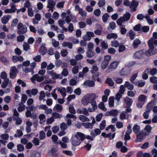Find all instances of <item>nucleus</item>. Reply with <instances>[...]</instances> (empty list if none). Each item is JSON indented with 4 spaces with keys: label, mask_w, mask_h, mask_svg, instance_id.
Masks as SVG:
<instances>
[{
    "label": "nucleus",
    "mask_w": 157,
    "mask_h": 157,
    "mask_svg": "<svg viewBox=\"0 0 157 157\" xmlns=\"http://www.w3.org/2000/svg\"><path fill=\"white\" fill-rule=\"evenodd\" d=\"M11 17V16L9 15L4 16L1 18V21L2 23L4 24H6Z\"/></svg>",
    "instance_id": "17"
},
{
    "label": "nucleus",
    "mask_w": 157,
    "mask_h": 157,
    "mask_svg": "<svg viewBox=\"0 0 157 157\" xmlns=\"http://www.w3.org/2000/svg\"><path fill=\"white\" fill-rule=\"evenodd\" d=\"M58 91L60 92L61 95L64 97L66 95V90L65 88L63 87L61 89L58 90Z\"/></svg>",
    "instance_id": "30"
},
{
    "label": "nucleus",
    "mask_w": 157,
    "mask_h": 157,
    "mask_svg": "<svg viewBox=\"0 0 157 157\" xmlns=\"http://www.w3.org/2000/svg\"><path fill=\"white\" fill-rule=\"evenodd\" d=\"M84 85L88 86L90 87H93L94 86L95 84L94 81L90 80L86 81L83 83Z\"/></svg>",
    "instance_id": "19"
},
{
    "label": "nucleus",
    "mask_w": 157,
    "mask_h": 157,
    "mask_svg": "<svg viewBox=\"0 0 157 157\" xmlns=\"http://www.w3.org/2000/svg\"><path fill=\"white\" fill-rule=\"evenodd\" d=\"M52 78L54 80L57 79H62V76L60 75L57 74L56 72H54L52 75Z\"/></svg>",
    "instance_id": "35"
},
{
    "label": "nucleus",
    "mask_w": 157,
    "mask_h": 157,
    "mask_svg": "<svg viewBox=\"0 0 157 157\" xmlns=\"http://www.w3.org/2000/svg\"><path fill=\"white\" fill-rule=\"evenodd\" d=\"M144 52L142 50H140L136 52L133 55V57L135 59H141L144 55Z\"/></svg>",
    "instance_id": "8"
},
{
    "label": "nucleus",
    "mask_w": 157,
    "mask_h": 157,
    "mask_svg": "<svg viewBox=\"0 0 157 157\" xmlns=\"http://www.w3.org/2000/svg\"><path fill=\"white\" fill-rule=\"evenodd\" d=\"M131 15V14L129 12H126L124 14L122 18L124 21H127L129 19Z\"/></svg>",
    "instance_id": "24"
},
{
    "label": "nucleus",
    "mask_w": 157,
    "mask_h": 157,
    "mask_svg": "<svg viewBox=\"0 0 157 157\" xmlns=\"http://www.w3.org/2000/svg\"><path fill=\"white\" fill-rule=\"evenodd\" d=\"M98 70V68L96 65H94L90 71L91 72L92 74H94Z\"/></svg>",
    "instance_id": "57"
},
{
    "label": "nucleus",
    "mask_w": 157,
    "mask_h": 157,
    "mask_svg": "<svg viewBox=\"0 0 157 157\" xmlns=\"http://www.w3.org/2000/svg\"><path fill=\"white\" fill-rule=\"evenodd\" d=\"M147 96L141 94L138 98V101L144 103Z\"/></svg>",
    "instance_id": "27"
},
{
    "label": "nucleus",
    "mask_w": 157,
    "mask_h": 157,
    "mask_svg": "<svg viewBox=\"0 0 157 157\" xmlns=\"http://www.w3.org/2000/svg\"><path fill=\"white\" fill-rule=\"evenodd\" d=\"M18 71L15 66H13L11 68L10 77L11 78H14L16 77Z\"/></svg>",
    "instance_id": "6"
},
{
    "label": "nucleus",
    "mask_w": 157,
    "mask_h": 157,
    "mask_svg": "<svg viewBox=\"0 0 157 157\" xmlns=\"http://www.w3.org/2000/svg\"><path fill=\"white\" fill-rule=\"evenodd\" d=\"M109 15L108 13H105L102 16V20L103 21L104 23H105L107 22L108 17H109Z\"/></svg>",
    "instance_id": "39"
},
{
    "label": "nucleus",
    "mask_w": 157,
    "mask_h": 157,
    "mask_svg": "<svg viewBox=\"0 0 157 157\" xmlns=\"http://www.w3.org/2000/svg\"><path fill=\"white\" fill-rule=\"evenodd\" d=\"M130 73L129 69L127 67H123L119 72V75L121 76H126Z\"/></svg>",
    "instance_id": "7"
},
{
    "label": "nucleus",
    "mask_w": 157,
    "mask_h": 157,
    "mask_svg": "<svg viewBox=\"0 0 157 157\" xmlns=\"http://www.w3.org/2000/svg\"><path fill=\"white\" fill-rule=\"evenodd\" d=\"M105 122V120H103L100 124V128L101 130H102L105 128L106 125Z\"/></svg>",
    "instance_id": "44"
},
{
    "label": "nucleus",
    "mask_w": 157,
    "mask_h": 157,
    "mask_svg": "<svg viewBox=\"0 0 157 157\" xmlns=\"http://www.w3.org/2000/svg\"><path fill=\"white\" fill-rule=\"evenodd\" d=\"M25 38V37L24 36L22 35H20L17 37V39L18 42H21L24 40Z\"/></svg>",
    "instance_id": "61"
},
{
    "label": "nucleus",
    "mask_w": 157,
    "mask_h": 157,
    "mask_svg": "<svg viewBox=\"0 0 157 157\" xmlns=\"http://www.w3.org/2000/svg\"><path fill=\"white\" fill-rule=\"evenodd\" d=\"M38 92V90L36 89H33L31 91L29 90H28L26 91V93L29 97H31L30 93H31L32 95H35L37 94Z\"/></svg>",
    "instance_id": "12"
},
{
    "label": "nucleus",
    "mask_w": 157,
    "mask_h": 157,
    "mask_svg": "<svg viewBox=\"0 0 157 157\" xmlns=\"http://www.w3.org/2000/svg\"><path fill=\"white\" fill-rule=\"evenodd\" d=\"M27 99V97L25 94H22L21 99V103L24 104Z\"/></svg>",
    "instance_id": "50"
},
{
    "label": "nucleus",
    "mask_w": 157,
    "mask_h": 157,
    "mask_svg": "<svg viewBox=\"0 0 157 157\" xmlns=\"http://www.w3.org/2000/svg\"><path fill=\"white\" fill-rule=\"evenodd\" d=\"M129 34L131 40H132L134 39L136 35L132 30H131L129 31Z\"/></svg>",
    "instance_id": "45"
},
{
    "label": "nucleus",
    "mask_w": 157,
    "mask_h": 157,
    "mask_svg": "<svg viewBox=\"0 0 157 157\" xmlns=\"http://www.w3.org/2000/svg\"><path fill=\"white\" fill-rule=\"evenodd\" d=\"M9 81V79L8 78L5 79L1 85L2 87L3 88H6L8 84Z\"/></svg>",
    "instance_id": "34"
},
{
    "label": "nucleus",
    "mask_w": 157,
    "mask_h": 157,
    "mask_svg": "<svg viewBox=\"0 0 157 157\" xmlns=\"http://www.w3.org/2000/svg\"><path fill=\"white\" fill-rule=\"evenodd\" d=\"M114 96L110 97L109 99V105L110 107H113L114 105Z\"/></svg>",
    "instance_id": "23"
},
{
    "label": "nucleus",
    "mask_w": 157,
    "mask_h": 157,
    "mask_svg": "<svg viewBox=\"0 0 157 157\" xmlns=\"http://www.w3.org/2000/svg\"><path fill=\"white\" fill-rule=\"evenodd\" d=\"M105 83L108 84L110 86H113L114 85V83L113 80L110 78H107L106 80Z\"/></svg>",
    "instance_id": "32"
},
{
    "label": "nucleus",
    "mask_w": 157,
    "mask_h": 157,
    "mask_svg": "<svg viewBox=\"0 0 157 157\" xmlns=\"http://www.w3.org/2000/svg\"><path fill=\"white\" fill-rule=\"evenodd\" d=\"M157 52V50H155L154 51L148 49L145 52V55L148 56L155 55L156 54Z\"/></svg>",
    "instance_id": "18"
},
{
    "label": "nucleus",
    "mask_w": 157,
    "mask_h": 157,
    "mask_svg": "<svg viewBox=\"0 0 157 157\" xmlns=\"http://www.w3.org/2000/svg\"><path fill=\"white\" fill-rule=\"evenodd\" d=\"M94 36V34L92 32H88L86 33V35L83 36V39L85 40H90L91 37Z\"/></svg>",
    "instance_id": "11"
},
{
    "label": "nucleus",
    "mask_w": 157,
    "mask_h": 157,
    "mask_svg": "<svg viewBox=\"0 0 157 157\" xmlns=\"http://www.w3.org/2000/svg\"><path fill=\"white\" fill-rule=\"evenodd\" d=\"M82 125L84 126L86 128L92 129L93 127L91 125L90 123L87 122L85 123H82Z\"/></svg>",
    "instance_id": "38"
},
{
    "label": "nucleus",
    "mask_w": 157,
    "mask_h": 157,
    "mask_svg": "<svg viewBox=\"0 0 157 157\" xmlns=\"http://www.w3.org/2000/svg\"><path fill=\"white\" fill-rule=\"evenodd\" d=\"M103 116V114L102 113H100L99 114H98L96 117V120L97 121L99 122L101 120L102 117Z\"/></svg>",
    "instance_id": "46"
},
{
    "label": "nucleus",
    "mask_w": 157,
    "mask_h": 157,
    "mask_svg": "<svg viewBox=\"0 0 157 157\" xmlns=\"http://www.w3.org/2000/svg\"><path fill=\"white\" fill-rule=\"evenodd\" d=\"M78 13L82 17H86L87 15L86 12L85 11H84L82 8L78 11Z\"/></svg>",
    "instance_id": "54"
},
{
    "label": "nucleus",
    "mask_w": 157,
    "mask_h": 157,
    "mask_svg": "<svg viewBox=\"0 0 157 157\" xmlns=\"http://www.w3.org/2000/svg\"><path fill=\"white\" fill-rule=\"evenodd\" d=\"M150 72L151 75L154 76L157 72V69L155 68H154L151 70H149V72Z\"/></svg>",
    "instance_id": "62"
},
{
    "label": "nucleus",
    "mask_w": 157,
    "mask_h": 157,
    "mask_svg": "<svg viewBox=\"0 0 157 157\" xmlns=\"http://www.w3.org/2000/svg\"><path fill=\"white\" fill-rule=\"evenodd\" d=\"M52 45L53 47L55 48H57L59 45V42L57 41L54 39H52Z\"/></svg>",
    "instance_id": "63"
},
{
    "label": "nucleus",
    "mask_w": 157,
    "mask_h": 157,
    "mask_svg": "<svg viewBox=\"0 0 157 157\" xmlns=\"http://www.w3.org/2000/svg\"><path fill=\"white\" fill-rule=\"evenodd\" d=\"M141 43L140 40L138 39H135L133 41V47L134 48H137L138 45Z\"/></svg>",
    "instance_id": "28"
},
{
    "label": "nucleus",
    "mask_w": 157,
    "mask_h": 157,
    "mask_svg": "<svg viewBox=\"0 0 157 157\" xmlns=\"http://www.w3.org/2000/svg\"><path fill=\"white\" fill-rule=\"evenodd\" d=\"M124 102L126 104V106H128V107H130L133 103V101L132 99L127 97L126 98H124Z\"/></svg>",
    "instance_id": "13"
},
{
    "label": "nucleus",
    "mask_w": 157,
    "mask_h": 157,
    "mask_svg": "<svg viewBox=\"0 0 157 157\" xmlns=\"http://www.w3.org/2000/svg\"><path fill=\"white\" fill-rule=\"evenodd\" d=\"M56 2L53 0H48V5L47 6L48 8H54L56 5Z\"/></svg>",
    "instance_id": "21"
},
{
    "label": "nucleus",
    "mask_w": 157,
    "mask_h": 157,
    "mask_svg": "<svg viewBox=\"0 0 157 157\" xmlns=\"http://www.w3.org/2000/svg\"><path fill=\"white\" fill-rule=\"evenodd\" d=\"M34 77L36 79L37 82H40L42 81L44 79L43 77L37 76L36 75H35Z\"/></svg>",
    "instance_id": "60"
},
{
    "label": "nucleus",
    "mask_w": 157,
    "mask_h": 157,
    "mask_svg": "<svg viewBox=\"0 0 157 157\" xmlns=\"http://www.w3.org/2000/svg\"><path fill=\"white\" fill-rule=\"evenodd\" d=\"M150 82L154 84L157 83V77L155 76H153L150 78Z\"/></svg>",
    "instance_id": "55"
},
{
    "label": "nucleus",
    "mask_w": 157,
    "mask_h": 157,
    "mask_svg": "<svg viewBox=\"0 0 157 157\" xmlns=\"http://www.w3.org/2000/svg\"><path fill=\"white\" fill-rule=\"evenodd\" d=\"M45 97V94L44 91H41L40 93V95L39 97V100L41 101L44 99Z\"/></svg>",
    "instance_id": "58"
},
{
    "label": "nucleus",
    "mask_w": 157,
    "mask_h": 157,
    "mask_svg": "<svg viewBox=\"0 0 157 157\" xmlns=\"http://www.w3.org/2000/svg\"><path fill=\"white\" fill-rule=\"evenodd\" d=\"M23 135V133L20 129H17V133L15 134L14 136L15 137H20L22 136Z\"/></svg>",
    "instance_id": "37"
},
{
    "label": "nucleus",
    "mask_w": 157,
    "mask_h": 157,
    "mask_svg": "<svg viewBox=\"0 0 157 157\" xmlns=\"http://www.w3.org/2000/svg\"><path fill=\"white\" fill-rule=\"evenodd\" d=\"M140 129V126L136 124L133 127L132 130L135 133L137 134L139 132Z\"/></svg>",
    "instance_id": "33"
},
{
    "label": "nucleus",
    "mask_w": 157,
    "mask_h": 157,
    "mask_svg": "<svg viewBox=\"0 0 157 157\" xmlns=\"http://www.w3.org/2000/svg\"><path fill=\"white\" fill-rule=\"evenodd\" d=\"M109 113L111 115V116H113L115 117L117 114L118 111L116 109H113L109 111Z\"/></svg>",
    "instance_id": "41"
},
{
    "label": "nucleus",
    "mask_w": 157,
    "mask_h": 157,
    "mask_svg": "<svg viewBox=\"0 0 157 157\" xmlns=\"http://www.w3.org/2000/svg\"><path fill=\"white\" fill-rule=\"evenodd\" d=\"M78 133H80V132H78L76 133L75 135V138H74L71 141L72 145L75 147L79 145L82 141L80 140V137L78 136Z\"/></svg>",
    "instance_id": "3"
},
{
    "label": "nucleus",
    "mask_w": 157,
    "mask_h": 157,
    "mask_svg": "<svg viewBox=\"0 0 157 157\" xmlns=\"http://www.w3.org/2000/svg\"><path fill=\"white\" fill-rule=\"evenodd\" d=\"M77 83L76 81L73 79H71L69 81V84L70 86H74L76 85Z\"/></svg>",
    "instance_id": "64"
},
{
    "label": "nucleus",
    "mask_w": 157,
    "mask_h": 157,
    "mask_svg": "<svg viewBox=\"0 0 157 157\" xmlns=\"http://www.w3.org/2000/svg\"><path fill=\"white\" fill-rule=\"evenodd\" d=\"M39 52L41 55H45L47 52L46 48L44 46H41L39 49Z\"/></svg>",
    "instance_id": "16"
},
{
    "label": "nucleus",
    "mask_w": 157,
    "mask_h": 157,
    "mask_svg": "<svg viewBox=\"0 0 157 157\" xmlns=\"http://www.w3.org/2000/svg\"><path fill=\"white\" fill-rule=\"evenodd\" d=\"M144 135V133L142 132H140L138 133L136 135V142H141L143 140Z\"/></svg>",
    "instance_id": "14"
},
{
    "label": "nucleus",
    "mask_w": 157,
    "mask_h": 157,
    "mask_svg": "<svg viewBox=\"0 0 157 157\" xmlns=\"http://www.w3.org/2000/svg\"><path fill=\"white\" fill-rule=\"evenodd\" d=\"M58 151V149L56 148H53L51 149V150L48 151V153L49 155L53 156L54 154L57 152Z\"/></svg>",
    "instance_id": "25"
},
{
    "label": "nucleus",
    "mask_w": 157,
    "mask_h": 157,
    "mask_svg": "<svg viewBox=\"0 0 157 157\" xmlns=\"http://www.w3.org/2000/svg\"><path fill=\"white\" fill-rule=\"evenodd\" d=\"M139 4V2L137 1L133 0L131 2V5L129 7L130 8H132V6H137Z\"/></svg>",
    "instance_id": "40"
},
{
    "label": "nucleus",
    "mask_w": 157,
    "mask_h": 157,
    "mask_svg": "<svg viewBox=\"0 0 157 157\" xmlns=\"http://www.w3.org/2000/svg\"><path fill=\"white\" fill-rule=\"evenodd\" d=\"M30 157H40V154L39 152H33L30 155Z\"/></svg>",
    "instance_id": "51"
},
{
    "label": "nucleus",
    "mask_w": 157,
    "mask_h": 157,
    "mask_svg": "<svg viewBox=\"0 0 157 157\" xmlns=\"http://www.w3.org/2000/svg\"><path fill=\"white\" fill-rule=\"evenodd\" d=\"M105 4V0H99L98 3V5L99 7H102L104 6Z\"/></svg>",
    "instance_id": "48"
},
{
    "label": "nucleus",
    "mask_w": 157,
    "mask_h": 157,
    "mask_svg": "<svg viewBox=\"0 0 157 157\" xmlns=\"http://www.w3.org/2000/svg\"><path fill=\"white\" fill-rule=\"evenodd\" d=\"M98 107L100 109L104 111H105L107 110V109L105 108L104 103L102 102H101L99 103L98 105Z\"/></svg>",
    "instance_id": "42"
},
{
    "label": "nucleus",
    "mask_w": 157,
    "mask_h": 157,
    "mask_svg": "<svg viewBox=\"0 0 157 157\" xmlns=\"http://www.w3.org/2000/svg\"><path fill=\"white\" fill-rule=\"evenodd\" d=\"M101 45L102 48L105 50L106 49L108 48V45L105 41H102L101 43Z\"/></svg>",
    "instance_id": "47"
},
{
    "label": "nucleus",
    "mask_w": 157,
    "mask_h": 157,
    "mask_svg": "<svg viewBox=\"0 0 157 157\" xmlns=\"http://www.w3.org/2000/svg\"><path fill=\"white\" fill-rule=\"evenodd\" d=\"M141 25L138 24L136 25L133 28V29L136 31H138L140 33H142V31L141 30Z\"/></svg>",
    "instance_id": "26"
},
{
    "label": "nucleus",
    "mask_w": 157,
    "mask_h": 157,
    "mask_svg": "<svg viewBox=\"0 0 157 157\" xmlns=\"http://www.w3.org/2000/svg\"><path fill=\"white\" fill-rule=\"evenodd\" d=\"M111 45L112 47H117L119 46V43L117 40L112 41L111 42Z\"/></svg>",
    "instance_id": "56"
},
{
    "label": "nucleus",
    "mask_w": 157,
    "mask_h": 157,
    "mask_svg": "<svg viewBox=\"0 0 157 157\" xmlns=\"http://www.w3.org/2000/svg\"><path fill=\"white\" fill-rule=\"evenodd\" d=\"M91 101L90 102L92 105L93 108V111H94L95 110L97 109V106L96 104V102L95 101L96 98V95L94 93H92L91 94Z\"/></svg>",
    "instance_id": "5"
},
{
    "label": "nucleus",
    "mask_w": 157,
    "mask_h": 157,
    "mask_svg": "<svg viewBox=\"0 0 157 157\" xmlns=\"http://www.w3.org/2000/svg\"><path fill=\"white\" fill-rule=\"evenodd\" d=\"M94 52L92 50H88L86 52L87 56L88 58H91L94 56Z\"/></svg>",
    "instance_id": "36"
},
{
    "label": "nucleus",
    "mask_w": 157,
    "mask_h": 157,
    "mask_svg": "<svg viewBox=\"0 0 157 157\" xmlns=\"http://www.w3.org/2000/svg\"><path fill=\"white\" fill-rule=\"evenodd\" d=\"M109 27H107L108 30L110 31V29H112V30L115 29L116 27V25L115 22L114 21H112L109 23Z\"/></svg>",
    "instance_id": "29"
},
{
    "label": "nucleus",
    "mask_w": 157,
    "mask_h": 157,
    "mask_svg": "<svg viewBox=\"0 0 157 157\" xmlns=\"http://www.w3.org/2000/svg\"><path fill=\"white\" fill-rule=\"evenodd\" d=\"M78 136L80 137V140L82 141L85 139L90 140L91 141L93 140V139L92 138L90 135L86 136L83 133L80 132V133H78Z\"/></svg>",
    "instance_id": "10"
},
{
    "label": "nucleus",
    "mask_w": 157,
    "mask_h": 157,
    "mask_svg": "<svg viewBox=\"0 0 157 157\" xmlns=\"http://www.w3.org/2000/svg\"><path fill=\"white\" fill-rule=\"evenodd\" d=\"M138 75V73H134L133 74L131 77L130 78V80L131 82L133 83L135 79Z\"/></svg>",
    "instance_id": "59"
},
{
    "label": "nucleus",
    "mask_w": 157,
    "mask_h": 157,
    "mask_svg": "<svg viewBox=\"0 0 157 157\" xmlns=\"http://www.w3.org/2000/svg\"><path fill=\"white\" fill-rule=\"evenodd\" d=\"M119 64V62L114 61L111 62L108 67V69L106 70V72H110L116 70Z\"/></svg>",
    "instance_id": "4"
},
{
    "label": "nucleus",
    "mask_w": 157,
    "mask_h": 157,
    "mask_svg": "<svg viewBox=\"0 0 157 157\" xmlns=\"http://www.w3.org/2000/svg\"><path fill=\"white\" fill-rule=\"evenodd\" d=\"M149 70L150 69L147 68L144 71L142 75V78L146 80L148 78V75L146 73H149Z\"/></svg>",
    "instance_id": "22"
},
{
    "label": "nucleus",
    "mask_w": 157,
    "mask_h": 157,
    "mask_svg": "<svg viewBox=\"0 0 157 157\" xmlns=\"http://www.w3.org/2000/svg\"><path fill=\"white\" fill-rule=\"evenodd\" d=\"M17 33L18 34H25L27 31V28L26 26L23 25L22 23H19L17 27Z\"/></svg>",
    "instance_id": "1"
},
{
    "label": "nucleus",
    "mask_w": 157,
    "mask_h": 157,
    "mask_svg": "<svg viewBox=\"0 0 157 157\" xmlns=\"http://www.w3.org/2000/svg\"><path fill=\"white\" fill-rule=\"evenodd\" d=\"M0 61L2 62L5 63L6 65L9 64V61L4 56H2L0 57Z\"/></svg>",
    "instance_id": "31"
},
{
    "label": "nucleus",
    "mask_w": 157,
    "mask_h": 157,
    "mask_svg": "<svg viewBox=\"0 0 157 157\" xmlns=\"http://www.w3.org/2000/svg\"><path fill=\"white\" fill-rule=\"evenodd\" d=\"M45 137V134L44 131H41L40 132L39 138L40 140H43Z\"/></svg>",
    "instance_id": "49"
},
{
    "label": "nucleus",
    "mask_w": 157,
    "mask_h": 157,
    "mask_svg": "<svg viewBox=\"0 0 157 157\" xmlns=\"http://www.w3.org/2000/svg\"><path fill=\"white\" fill-rule=\"evenodd\" d=\"M117 35L115 33H110L108 34L106 36V38L108 39H111L112 38L116 39L117 38Z\"/></svg>",
    "instance_id": "20"
},
{
    "label": "nucleus",
    "mask_w": 157,
    "mask_h": 157,
    "mask_svg": "<svg viewBox=\"0 0 157 157\" xmlns=\"http://www.w3.org/2000/svg\"><path fill=\"white\" fill-rule=\"evenodd\" d=\"M60 128L62 130H65L67 128V125L65 123L62 122L60 124Z\"/></svg>",
    "instance_id": "53"
},
{
    "label": "nucleus",
    "mask_w": 157,
    "mask_h": 157,
    "mask_svg": "<svg viewBox=\"0 0 157 157\" xmlns=\"http://www.w3.org/2000/svg\"><path fill=\"white\" fill-rule=\"evenodd\" d=\"M17 150L20 152L23 151L24 149V147L23 145L21 144H18L17 145Z\"/></svg>",
    "instance_id": "43"
},
{
    "label": "nucleus",
    "mask_w": 157,
    "mask_h": 157,
    "mask_svg": "<svg viewBox=\"0 0 157 157\" xmlns=\"http://www.w3.org/2000/svg\"><path fill=\"white\" fill-rule=\"evenodd\" d=\"M111 59V57L110 56L106 55L105 56L104 60L102 62L101 64V69L104 70L108 66L109 62Z\"/></svg>",
    "instance_id": "2"
},
{
    "label": "nucleus",
    "mask_w": 157,
    "mask_h": 157,
    "mask_svg": "<svg viewBox=\"0 0 157 157\" xmlns=\"http://www.w3.org/2000/svg\"><path fill=\"white\" fill-rule=\"evenodd\" d=\"M91 94L89 96H85L83 98L81 102L82 104L84 105H87L91 101Z\"/></svg>",
    "instance_id": "9"
},
{
    "label": "nucleus",
    "mask_w": 157,
    "mask_h": 157,
    "mask_svg": "<svg viewBox=\"0 0 157 157\" xmlns=\"http://www.w3.org/2000/svg\"><path fill=\"white\" fill-rule=\"evenodd\" d=\"M23 48L24 51H27L30 48L29 45L26 42H25L24 44L23 45Z\"/></svg>",
    "instance_id": "52"
},
{
    "label": "nucleus",
    "mask_w": 157,
    "mask_h": 157,
    "mask_svg": "<svg viewBox=\"0 0 157 157\" xmlns=\"http://www.w3.org/2000/svg\"><path fill=\"white\" fill-rule=\"evenodd\" d=\"M148 45L149 48V50H151L154 51L155 50H157L154 47L153 43V39L151 38L148 42Z\"/></svg>",
    "instance_id": "15"
}]
</instances>
